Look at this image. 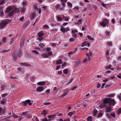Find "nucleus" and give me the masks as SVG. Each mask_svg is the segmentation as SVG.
I'll return each mask as SVG.
<instances>
[{
    "mask_svg": "<svg viewBox=\"0 0 121 121\" xmlns=\"http://www.w3.org/2000/svg\"><path fill=\"white\" fill-rule=\"evenodd\" d=\"M43 35V33L42 32H41L38 33V35L39 37H42Z\"/></svg>",
    "mask_w": 121,
    "mask_h": 121,
    "instance_id": "nucleus-26",
    "label": "nucleus"
},
{
    "mask_svg": "<svg viewBox=\"0 0 121 121\" xmlns=\"http://www.w3.org/2000/svg\"><path fill=\"white\" fill-rule=\"evenodd\" d=\"M110 80V78H107L105 80H103V82H106Z\"/></svg>",
    "mask_w": 121,
    "mask_h": 121,
    "instance_id": "nucleus-40",
    "label": "nucleus"
},
{
    "mask_svg": "<svg viewBox=\"0 0 121 121\" xmlns=\"http://www.w3.org/2000/svg\"><path fill=\"white\" fill-rule=\"evenodd\" d=\"M107 44L109 47L111 46L112 45V42H108Z\"/></svg>",
    "mask_w": 121,
    "mask_h": 121,
    "instance_id": "nucleus-46",
    "label": "nucleus"
},
{
    "mask_svg": "<svg viewBox=\"0 0 121 121\" xmlns=\"http://www.w3.org/2000/svg\"><path fill=\"white\" fill-rule=\"evenodd\" d=\"M39 46L41 48H42L45 45H44L42 43H40V44L39 45Z\"/></svg>",
    "mask_w": 121,
    "mask_h": 121,
    "instance_id": "nucleus-48",
    "label": "nucleus"
},
{
    "mask_svg": "<svg viewBox=\"0 0 121 121\" xmlns=\"http://www.w3.org/2000/svg\"><path fill=\"white\" fill-rule=\"evenodd\" d=\"M48 117L50 119H51V118H53L54 117V116L52 115H49L48 116Z\"/></svg>",
    "mask_w": 121,
    "mask_h": 121,
    "instance_id": "nucleus-43",
    "label": "nucleus"
},
{
    "mask_svg": "<svg viewBox=\"0 0 121 121\" xmlns=\"http://www.w3.org/2000/svg\"><path fill=\"white\" fill-rule=\"evenodd\" d=\"M112 107H107L106 108V112H109L111 111Z\"/></svg>",
    "mask_w": 121,
    "mask_h": 121,
    "instance_id": "nucleus-15",
    "label": "nucleus"
},
{
    "mask_svg": "<svg viewBox=\"0 0 121 121\" xmlns=\"http://www.w3.org/2000/svg\"><path fill=\"white\" fill-rule=\"evenodd\" d=\"M116 103L114 99L110 98H107L104 99L103 104H101L100 106L102 108H104L105 106V104H108L110 106H114Z\"/></svg>",
    "mask_w": 121,
    "mask_h": 121,
    "instance_id": "nucleus-1",
    "label": "nucleus"
},
{
    "mask_svg": "<svg viewBox=\"0 0 121 121\" xmlns=\"http://www.w3.org/2000/svg\"><path fill=\"white\" fill-rule=\"evenodd\" d=\"M43 28H45V29L48 28H49V27L48 26L46 25H45L43 26Z\"/></svg>",
    "mask_w": 121,
    "mask_h": 121,
    "instance_id": "nucleus-52",
    "label": "nucleus"
},
{
    "mask_svg": "<svg viewBox=\"0 0 121 121\" xmlns=\"http://www.w3.org/2000/svg\"><path fill=\"white\" fill-rule=\"evenodd\" d=\"M90 59V57L89 56H88L86 58L84 59L83 60V62L85 63H86L87 61H89Z\"/></svg>",
    "mask_w": 121,
    "mask_h": 121,
    "instance_id": "nucleus-14",
    "label": "nucleus"
},
{
    "mask_svg": "<svg viewBox=\"0 0 121 121\" xmlns=\"http://www.w3.org/2000/svg\"><path fill=\"white\" fill-rule=\"evenodd\" d=\"M61 2L62 4H64L67 2V0H61Z\"/></svg>",
    "mask_w": 121,
    "mask_h": 121,
    "instance_id": "nucleus-49",
    "label": "nucleus"
},
{
    "mask_svg": "<svg viewBox=\"0 0 121 121\" xmlns=\"http://www.w3.org/2000/svg\"><path fill=\"white\" fill-rule=\"evenodd\" d=\"M74 63H75V64L76 65H78L80 64V60H78L77 61H76Z\"/></svg>",
    "mask_w": 121,
    "mask_h": 121,
    "instance_id": "nucleus-32",
    "label": "nucleus"
},
{
    "mask_svg": "<svg viewBox=\"0 0 121 121\" xmlns=\"http://www.w3.org/2000/svg\"><path fill=\"white\" fill-rule=\"evenodd\" d=\"M28 104L29 105L32 104V103L30 102V99L27 100L23 102V104L24 106Z\"/></svg>",
    "mask_w": 121,
    "mask_h": 121,
    "instance_id": "nucleus-6",
    "label": "nucleus"
},
{
    "mask_svg": "<svg viewBox=\"0 0 121 121\" xmlns=\"http://www.w3.org/2000/svg\"><path fill=\"white\" fill-rule=\"evenodd\" d=\"M64 121H70V119L69 118H67L64 120Z\"/></svg>",
    "mask_w": 121,
    "mask_h": 121,
    "instance_id": "nucleus-63",
    "label": "nucleus"
},
{
    "mask_svg": "<svg viewBox=\"0 0 121 121\" xmlns=\"http://www.w3.org/2000/svg\"><path fill=\"white\" fill-rule=\"evenodd\" d=\"M106 54V55L108 56L109 54V51L108 50H106L105 52Z\"/></svg>",
    "mask_w": 121,
    "mask_h": 121,
    "instance_id": "nucleus-55",
    "label": "nucleus"
},
{
    "mask_svg": "<svg viewBox=\"0 0 121 121\" xmlns=\"http://www.w3.org/2000/svg\"><path fill=\"white\" fill-rule=\"evenodd\" d=\"M42 56H43V57L44 58H47L48 57V55L45 54H43Z\"/></svg>",
    "mask_w": 121,
    "mask_h": 121,
    "instance_id": "nucleus-39",
    "label": "nucleus"
},
{
    "mask_svg": "<svg viewBox=\"0 0 121 121\" xmlns=\"http://www.w3.org/2000/svg\"><path fill=\"white\" fill-rule=\"evenodd\" d=\"M13 10L14 11L15 13H18L19 12V9L18 8L13 7Z\"/></svg>",
    "mask_w": 121,
    "mask_h": 121,
    "instance_id": "nucleus-10",
    "label": "nucleus"
},
{
    "mask_svg": "<svg viewBox=\"0 0 121 121\" xmlns=\"http://www.w3.org/2000/svg\"><path fill=\"white\" fill-rule=\"evenodd\" d=\"M9 117H7L6 118V121H11L9 119Z\"/></svg>",
    "mask_w": 121,
    "mask_h": 121,
    "instance_id": "nucleus-62",
    "label": "nucleus"
},
{
    "mask_svg": "<svg viewBox=\"0 0 121 121\" xmlns=\"http://www.w3.org/2000/svg\"><path fill=\"white\" fill-rule=\"evenodd\" d=\"M61 17L62 18L63 17H60L59 16H56V19L58 21H62L63 20V19L61 18Z\"/></svg>",
    "mask_w": 121,
    "mask_h": 121,
    "instance_id": "nucleus-17",
    "label": "nucleus"
},
{
    "mask_svg": "<svg viewBox=\"0 0 121 121\" xmlns=\"http://www.w3.org/2000/svg\"><path fill=\"white\" fill-rule=\"evenodd\" d=\"M32 52L33 53H35V54L37 55H39V52L36 50H33Z\"/></svg>",
    "mask_w": 121,
    "mask_h": 121,
    "instance_id": "nucleus-35",
    "label": "nucleus"
},
{
    "mask_svg": "<svg viewBox=\"0 0 121 121\" xmlns=\"http://www.w3.org/2000/svg\"><path fill=\"white\" fill-rule=\"evenodd\" d=\"M75 40V39L73 38H70L69 39V41L70 42H73Z\"/></svg>",
    "mask_w": 121,
    "mask_h": 121,
    "instance_id": "nucleus-41",
    "label": "nucleus"
},
{
    "mask_svg": "<svg viewBox=\"0 0 121 121\" xmlns=\"http://www.w3.org/2000/svg\"><path fill=\"white\" fill-rule=\"evenodd\" d=\"M5 0H0V5L3 4L4 3Z\"/></svg>",
    "mask_w": 121,
    "mask_h": 121,
    "instance_id": "nucleus-34",
    "label": "nucleus"
},
{
    "mask_svg": "<svg viewBox=\"0 0 121 121\" xmlns=\"http://www.w3.org/2000/svg\"><path fill=\"white\" fill-rule=\"evenodd\" d=\"M71 32L72 34L74 35L75 34V32H78V31L77 30H72Z\"/></svg>",
    "mask_w": 121,
    "mask_h": 121,
    "instance_id": "nucleus-36",
    "label": "nucleus"
},
{
    "mask_svg": "<svg viewBox=\"0 0 121 121\" xmlns=\"http://www.w3.org/2000/svg\"><path fill=\"white\" fill-rule=\"evenodd\" d=\"M11 9H13V7L11 6H9L7 8L5 11L6 13H8L9 12Z\"/></svg>",
    "mask_w": 121,
    "mask_h": 121,
    "instance_id": "nucleus-16",
    "label": "nucleus"
},
{
    "mask_svg": "<svg viewBox=\"0 0 121 121\" xmlns=\"http://www.w3.org/2000/svg\"><path fill=\"white\" fill-rule=\"evenodd\" d=\"M10 51V49H9L8 50L3 49L1 50L0 51V52L2 53H4L5 52H9Z\"/></svg>",
    "mask_w": 121,
    "mask_h": 121,
    "instance_id": "nucleus-13",
    "label": "nucleus"
},
{
    "mask_svg": "<svg viewBox=\"0 0 121 121\" xmlns=\"http://www.w3.org/2000/svg\"><path fill=\"white\" fill-rule=\"evenodd\" d=\"M13 9L11 12H10L9 13V15L10 16H13L14 14V11Z\"/></svg>",
    "mask_w": 121,
    "mask_h": 121,
    "instance_id": "nucleus-27",
    "label": "nucleus"
},
{
    "mask_svg": "<svg viewBox=\"0 0 121 121\" xmlns=\"http://www.w3.org/2000/svg\"><path fill=\"white\" fill-rule=\"evenodd\" d=\"M102 116V114L101 113H99L98 115V117H101Z\"/></svg>",
    "mask_w": 121,
    "mask_h": 121,
    "instance_id": "nucleus-47",
    "label": "nucleus"
},
{
    "mask_svg": "<svg viewBox=\"0 0 121 121\" xmlns=\"http://www.w3.org/2000/svg\"><path fill=\"white\" fill-rule=\"evenodd\" d=\"M22 116L23 115L25 116L26 117V116H27V115L28 114H27V112H23L22 113Z\"/></svg>",
    "mask_w": 121,
    "mask_h": 121,
    "instance_id": "nucleus-31",
    "label": "nucleus"
},
{
    "mask_svg": "<svg viewBox=\"0 0 121 121\" xmlns=\"http://www.w3.org/2000/svg\"><path fill=\"white\" fill-rule=\"evenodd\" d=\"M85 103H83L84 104L82 106V108H85L87 106H88V104L86 103H85V102H84Z\"/></svg>",
    "mask_w": 121,
    "mask_h": 121,
    "instance_id": "nucleus-24",
    "label": "nucleus"
},
{
    "mask_svg": "<svg viewBox=\"0 0 121 121\" xmlns=\"http://www.w3.org/2000/svg\"><path fill=\"white\" fill-rule=\"evenodd\" d=\"M69 30V29L68 27L65 28H64L63 27H62L60 29L61 31L63 33H64L66 32L67 31H68Z\"/></svg>",
    "mask_w": 121,
    "mask_h": 121,
    "instance_id": "nucleus-7",
    "label": "nucleus"
},
{
    "mask_svg": "<svg viewBox=\"0 0 121 121\" xmlns=\"http://www.w3.org/2000/svg\"><path fill=\"white\" fill-rule=\"evenodd\" d=\"M61 67V66L60 65H59L58 66H56V70H58Z\"/></svg>",
    "mask_w": 121,
    "mask_h": 121,
    "instance_id": "nucleus-56",
    "label": "nucleus"
},
{
    "mask_svg": "<svg viewBox=\"0 0 121 121\" xmlns=\"http://www.w3.org/2000/svg\"><path fill=\"white\" fill-rule=\"evenodd\" d=\"M105 34L106 35L109 36L110 35V33L109 32L106 31L105 32Z\"/></svg>",
    "mask_w": 121,
    "mask_h": 121,
    "instance_id": "nucleus-37",
    "label": "nucleus"
},
{
    "mask_svg": "<svg viewBox=\"0 0 121 121\" xmlns=\"http://www.w3.org/2000/svg\"><path fill=\"white\" fill-rule=\"evenodd\" d=\"M9 22L8 20H5L2 21L0 22V29H2Z\"/></svg>",
    "mask_w": 121,
    "mask_h": 121,
    "instance_id": "nucleus-2",
    "label": "nucleus"
},
{
    "mask_svg": "<svg viewBox=\"0 0 121 121\" xmlns=\"http://www.w3.org/2000/svg\"><path fill=\"white\" fill-rule=\"evenodd\" d=\"M21 56L20 52H19L18 54H17L16 53H15L13 54V59L14 60L16 61L17 60V56L20 57Z\"/></svg>",
    "mask_w": 121,
    "mask_h": 121,
    "instance_id": "nucleus-5",
    "label": "nucleus"
},
{
    "mask_svg": "<svg viewBox=\"0 0 121 121\" xmlns=\"http://www.w3.org/2000/svg\"><path fill=\"white\" fill-rule=\"evenodd\" d=\"M67 4L70 7H71L72 6V4L71 3L69 2H68Z\"/></svg>",
    "mask_w": 121,
    "mask_h": 121,
    "instance_id": "nucleus-44",
    "label": "nucleus"
},
{
    "mask_svg": "<svg viewBox=\"0 0 121 121\" xmlns=\"http://www.w3.org/2000/svg\"><path fill=\"white\" fill-rule=\"evenodd\" d=\"M62 16H63L62 18H64V20L65 21H68L69 20V17L68 16L65 17L64 15H62Z\"/></svg>",
    "mask_w": 121,
    "mask_h": 121,
    "instance_id": "nucleus-20",
    "label": "nucleus"
},
{
    "mask_svg": "<svg viewBox=\"0 0 121 121\" xmlns=\"http://www.w3.org/2000/svg\"><path fill=\"white\" fill-rule=\"evenodd\" d=\"M55 8L57 10H61L63 9V8H61V6L59 4H58L56 5Z\"/></svg>",
    "mask_w": 121,
    "mask_h": 121,
    "instance_id": "nucleus-9",
    "label": "nucleus"
},
{
    "mask_svg": "<svg viewBox=\"0 0 121 121\" xmlns=\"http://www.w3.org/2000/svg\"><path fill=\"white\" fill-rule=\"evenodd\" d=\"M19 64L23 66L28 67L30 66V64L26 63H19Z\"/></svg>",
    "mask_w": 121,
    "mask_h": 121,
    "instance_id": "nucleus-11",
    "label": "nucleus"
},
{
    "mask_svg": "<svg viewBox=\"0 0 121 121\" xmlns=\"http://www.w3.org/2000/svg\"><path fill=\"white\" fill-rule=\"evenodd\" d=\"M1 104L3 105L5 104V101L4 100L1 101Z\"/></svg>",
    "mask_w": 121,
    "mask_h": 121,
    "instance_id": "nucleus-60",
    "label": "nucleus"
},
{
    "mask_svg": "<svg viewBox=\"0 0 121 121\" xmlns=\"http://www.w3.org/2000/svg\"><path fill=\"white\" fill-rule=\"evenodd\" d=\"M118 98L121 101V96L118 95L117 96Z\"/></svg>",
    "mask_w": 121,
    "mask_h": 121,
    "instance_id": "nucleus-64",
    "label": "nucleus"
},
{
    "mask_svg": "<svg viewBox=\"0 0 121 121\" xmlns=\"http://www.w3.org/2000/svg\"><path fill=\"white\" fill-rule=\"evenodd\" d=\"M77 87L76 86H75L73 87H71L70 89L72 91H73L74 90L76 89L77 88Z\"/></svg>",
    "mask_w": 121,
    "mask_h": 121,
    "instance_id": "nucleus-57",
    "label": "nucleus"
},
{
    "mask_svg": "<svg viewBox=\"0 0 121 121\" xmlns=\"http://www.w3.org/2000/svg\"><path fill=\"white\" fill-rule=\"evenodd\" d=\"M47 113V112L45 110H44L43 111L42 113L44 114V115H46Z\"/></svg>",
    "mask_w": 121,
    "mask_h": 121,
    "instance_id": "nucleus-58",
    "label": "nucleus"
},
{
    "mask_svg": "<svg viewBox=\"0 0 121 121\" xmlns=\"http://www.w3.org/2000/svg\"><path fill=\"white\" fill-rule=\"evenodd\" d=\"M69 91H68L65 92H64L62 95V97H63L66 95H67L68 94V93H69Z\"/></svg>",
    "mask_w": 121,
    "mask_h": 121,
    "instance_id": "nucleus-21",
    "label": "nucleus"
},
{
    "mask_svg": "<svg viewBox=\"0 0 121 121\" xmlns=\"http://www.w3.org/2000/svg\"><path fill=\"white\" fill-rule=\"evenodd\" d=\"M29 22L28 21L26 22L24 24L23 26L24 27L27 26L29 24Z\"/></svg>",
    "mask_w": 121,
    "mask_h": 121,
    "instance_id": "nucleus-29",
    "label": "nucleus"
},
{
    "mask_svg": "<svg viewBox=\"0 0 121 121\" xmlns=\"http://www.w3.org/2000/svg\"><path fill=\"white\" fill-rule=\"evenodd\" d=\"M45 82H39L37 84L39 85L43 86L45 84Z\"/></svg>",
    "mask_w": 121,
    "mask_h": 121,
    "instance_id": "nucleus-18",
    "label": "nucleus"
},
{
    "mask_svg": "<svg viewBox=\"0 0 121 121\" xmlns=\"http://www.w3.org/2000/svg\"><path fill=\"white\" fill-rule=\"evenodd\" d=\"M108 22L106 19H103L101 22L99 24L102 26L104 27L106 26L108 24Z\"/></svg>",
    "mask_w": 121,
    "mask_h": 121,
    "instance_id": "nucleus-3",
    "label": "nucleus"
},
{
    "mask_svg": "<svg viewBox=\"0 0 121 121\" xmlns=\"http://www.w3.org/2000/svg\"><path fill=\"white\" fill-rule=\"evenodd\" d=\"M48 55L50 56H52L53 55L52 52V51L48 52Z\"/></svg>",
    "mask_w": 121,
    "mask_h": 121,
    "instance_id": "nucleus-45",
    "label": "nucleus"
},
{
    "mask_svg": "<svg viewBox=\"0 0 121 121\" xmlns=\"http://www.w3.org/2000/svg\"><path fill=\"white\" fill-rule=\"evenodd\" d=\"M117 114L118 115H119L121 114V108L118 109L117 111Z\"/></svg>",
    "mask_w": 121,
    "mask_h": 121,
    "instance_id": "nucleus-25",
    "label": "nucleus"
},
{
    "mask_svg": "<svg viewBox=\"0 0 121 121\" xmlns=\"http://www.w3.org/2000/svg\"><path fill=\"white\" fill-rule=\"evenodd\" d=\"M110 115H111V116L112 117H115V113H112Z\"/></svg>",
    "mask_w": 121,
    "mask_h": 121,
    "instance_id": "nucleus-54",
    "label": "nucleus"
},
{
    "mask_svg": "<svg viewBox=\"0 0 121 121\" xmlns=\"http://www.w3.org/2000/svg\"><path fill=\"white\" fill-rule=\"evenodd\" d=\"M68 69H64L63 71V73L64 74L67 73Z\"/></svg>",
    "mask_w": 121,
    "mask_h": 121,
    "instance_id": "nucleus-30",
    "label": "nucleus"
},
{
    "mask_svg": "<svg viewBox=\"0 0 121 121\" xmlns=\"http://www.w3.org/2000/svg\"><path fill=\"white\" fill-rule=\"evenodd\" d=\"M87 38L91 40H94L93 38L91 37V36L88 35L87 36Z\"/></svg>",
    "mask_w": 121,
    "mask_h": 121,
    "instance_id": "nucleus-42",
    "label": "nucleus"
},
{
    "mask_svg": "<svg viewBox=\"0 0 121 121\" xmlns=\"http://www.w3.org/2000/svg\"><path fill=\"white\" fill-rule=\"evenodd\" d=\"M43 90V88L42 86H39L36 88V90L38 92H41Z\"/></svg>",
    "mask_w": 121,
    "mask_h": 121,
    "instance_id": "nucleus-12",
    "label": "nucleus"
},
{
    "mask_svg": "<svg viewBox=\"0 0 121 121\" xmlns=\"http://www.w3.org/2000/svg\"><path fill=\"white\" fill-rule=\"evenodd\" d=\"M114 96V94H110L108 95V96L111 97H113Z\"/></svg>",
    "mask_w": 121,
    "mask_h": 121,
    "instance_id": "nucleus-51",
    "label": "nucleus"
},
{
    "mask_svg": "<svg viewBox=\"0 0 121 121\" xmlns=\"http://www.w3.org/2000/svg\"><path fill=\"white\" fill-rule=\"evenodd\" d=\"M14 41V40L13 39H11L10 41L9 42V45H12Z\"/></svg>",
    "mask_w": 121,
    "mask_h": 121,
    "instance_id": "nucleus-22",
    "label": "nucleus"
},
{
    "mask_svg": "<svg viewBox=\"0 0 121 121\" xmlns=\"http://www.w3.org/2000/svg\"><path fill=\"white\" fill-rule=\"evenodd\" d=\"M90 45V44L87 41H86L82 43V47H84L85 46H89Z\"/></svg>",
    "mask_w": 121,
    "mask_h": 121,
    "instance_id": "nucleus-8",
    "label": "nucleus"
},
{
    "mask_svg": "<svg viewBox=\"0 0 121 121\" xmlns=\"http://www.w3.org/2000/svg\"><path fill=\"white\" fill-rule=\"evenodd\" d=\"M20 44V46L21 47H23V46L24 45V43L23 42H22V43H21Z\"/></svg>",
    "mask_w": 121,
    "mask_h": 121,
    "instance_id": "nucleus-61",
    "label": "nucleus"
},
{
    "mask_svg": "<svg viewBox=\"0 0 121 121\" xmlns=\"http://www.w3.org/2000/svg\"><path fill=\"white\" fill-rule=\"evenodd\" d=\"M111 65H110L108 66H106L105 67V68L106 69H109L111 67Z\"/></svg>",
    "mask_w": 121,
    "mask_h": 121,
    "instance_id": "nucleus-38",
    "label": "nucleus"
},
{
    "mask_svg": "<svg viewBox=\"0 0 121 121\" xmlns=\"http://www.w3.org/2000/svg\"><path fill=\"white\" fill-rule=\"evenodd\" d=\"M63 63V61L61 59H59L56 61V64L59 65L62 64Z\"/></svg>",
    "mask_w": 121,
    "mask_h": 121,
    "instance_id": "nucleus-19",
    "label": "nucleus"
},
{
    "mask_svg": "<svg viewBox=\"0 0 121 121\" xmlns=\"http://www.w3.org/2000/svg\"><path fill=\"white\" fill-rule=\"evenodd\" d=\"M67 64H66V63L65 62L62 65V67H63L67 65Z\"/></svg>",
    "mask_w": 121,
    "mask_h": 121,
    "instance_id": "nucleus-59",
    "label": "nucleus"
},
{
    "mask_svg": "<svg viewBox=\"0 0 121 121\" xmlns=\"http://www.w3.org/2000/svg\"><path fill=\"white\" fill-rule=\"evenodd\" d=\"M76 51H74L71 52L69 53V54L71 55V54L75 53Z\"/></svg>",
    "mask_w": 121,
    "mask_h": 121,
    "instance_id": "nucleus-53",
    "label": "nucleus"
},
{
    "mask_svg": "<svg viewBox=\"0 0 121 121\" xmlns=\"http://www.w3.org/2000/svg\"><path fill=\"white\" fill-rule=\"evenodd\" d=\"M4 15V13L3 11H0V16L1 17L3 16Z\"/></svg>",
    "mask_w": 121,
    "mask_h": 121,
    "instance_id": "nucleus-33",
    "label": "nucleus"
},
{
    "mask_svg": "<svg viewBox=\"0 0 121 121\" xmlns=\"http://www.w3.org/2000/svg\"><path fill=\"white\" fill-rule=\"evenodd\" d=\"M92 118L91 116H89L87 118L88 121H92Z\"/></svg>",
    "mask_w": 121,
    "mask_h": 121,
    "instance_id": "nucleus-28",
    "label": "nucleus"
},
{
    "mask_svg": "<svg viewBox=\"0 0 121 121\" xmlns=\"http://www.w3.org/2000/svg\"><path fill=\"white\" fill-rule=\"evenodd\" d=\"M2 41L0 42V46H1L8 42L7 39L5 37H3L2 39Z\"/></svg>",
    "mask_w": 121,
    "mask_h": 121,
    "instance_id": "nucleus-4",
    "label": "nucleus"
},
{
    "mask_svg": "<svg viewBox=\"0 0 121 121\" xmlns=\"http://www.w3.org/2000/svg\"><path fill=\"white\" fill-rule=\"evenodd\" d=\"M51 104V103L50 102H46L44 103L43 104L44 105H48Z\"/></svg>",
    "mask_w": 121,
    "mask_h": 121,
    "instance_id": "nucleus-50",
    "label": "nucleus"
},
{
    "mask_svg": "<svg viewBox=\"0 0 121 121\" xmlns=\"http://www.w3.org/2000/svg\"><path fill=\"white\" fill-rule=\"evenodd\" d=\"M97 111L96 109H95L93 112V115L94 116H96L97 113Z\"/></svg>",
    "mask_w": 121,
    "mask_h": 121,
    "instance_id": "nucleus-23",
    "label": "nucleus"
}]
</instances>
